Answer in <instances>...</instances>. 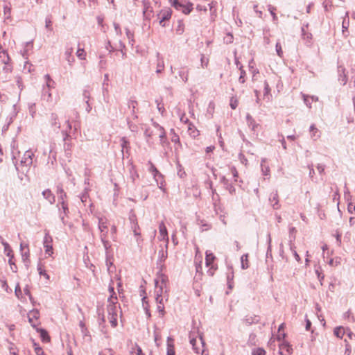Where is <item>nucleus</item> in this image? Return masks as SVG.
Masks as SVG:
<instances>
[{
    "label": "nucleus",
    "instance_id": "nucleus-1",
    "mask_svg": "<svg viewBox=\"0 0 355 355\" xmlns=\"http://www.w3.org/2000/svg\"><path fill=\"white\" fill-rule=\"evenodd\" d=\"M109 291L110 293V296L108 298L107 312V319L110 322L112 327H116L118 324V318L120 316L121 311L120 306L118 304V299L114 293V289L113 287H110Z\"/></svg>",
    "mask_w": 355,
    "mask_h": 355
},
{
    "label": "nucleus",
    "instance_id": "nucleus-2",
    "mask_svg": "<svg viewBox=\"0 0 355 355\" xmlns=\"http://www.w3.org/2000/svg\"><path fill=\"white\" fill-rule=\"evenodd\" d=\"M98 229L101 232V239L105 247L109 245L110 240H116L117 227L114 224H111L105 218L99 219Z\"/></svg>",
    "mask_w": 355,
    "mask_h": 355
},
{
    "label": "nucleus",
    "instance_id": "nucleus-3",
    "mask_svg": "<svg viewBox=\"0 0 355 355\" xmlns=\"http://www.w3.org/2000/svg\"><path fill=\"white\" fill-rule=\"evenodd\" d=\"M205 264L209 268L207 273L210 276H213L215 271L218 269L216 256L210 251L207 250L205 252Z\"/></svg>",
    "mask_w": 355,
    "mask_h": 355
},
{
    "label": "nucleus",
    "instance_id": "nucleus-4",
    "mask_svg": "<svg viewBox=\"0 0 355 355\" xmlns=\"http://www.w3.org/2000/svg\"><path fill=\"white\" fill-rule=\"evenodd\" d=\"M171 5L175 9L185 15L189 14L193 9V3L188 0H174Z\"/></svg>",
    "mask_w": 355,
    "mask_h": 355
},
{
    "label": "nucleus",
    "instance_id": "nucleus-5",
    "mask_svg": "<svg viewBox=\"0 0 355 355\" xmlns=\"http://www.w3.org/2000/svg\"><path fill=\"white\" fill-rule=\"evenodd\" d=\"M155 291H162V293L167 291L168 292V277L162 273L158 274L155 279Z\"/></svg>",
    "mask_w": 355,
    "mask_h": 355
},
{
    "label": "nucleus",
    "instance_id": "nucleus-6",
    "mask_svg": "<svg viewBox=\"0 0 355 355\" xmlns=\"http://www.w3.org/2000/svg\"><path fill=\"white\" fill-rule=\"evenodd\" d=\"M190 343L192 345L196 353L199 354L203 352L204 342L201 336L194 338L191 336Z\"/></svg>",
    "mask_w": 355,
    "mask_h": 355
},
{
    "label": "nucleus",
    "instance_id": "nucleus-7",
    "mask_svg": "<svg viewBox=\"0 0 355 355\" xmlns=\"http://www.w3.org/2000/svg\"><path fill=\"white\" fill-rule=\"evenodd\" d=\"M0 240H1L2 245L4 247V253L6 254L7 257H9L8 263H10V265L11 266V269L13 270L14 268L12 267V266H14L15 268H16V266L12 261V259L14 257L12 250L10 248V246L9 245V244L7 242H6L1 236H0Z\"/></svg>",
    "mask_w": 355,
    "mask_h": 355
},
{
    "label": "nucleus",
    "instance_id": "nucleus-8",
    "mask_svg": "<svg viewBox=\"0 0 355 355\" xmlns=\"http://www.w3.org/2000/svg\"><path fill=\"white\" fill-rule=\"evenodd\" d=\"M43 245L45 254L51 257L53 254V239L49 234H46L44 236Z\"/></svg>",
    "mask_w": 355,
    "mask_h": 355
},
{
    "label": "nucleus",
    "instance_id": "nucleus-9",
    "mask_svg": "<svg viewBox=\"0 0 355 355\" xmlns=\"http://www.w3.org/2000/svg\"><path fill=\"white\" fill-rule=\"evenodd\" d=\"M28 321L34 328L40 324V313L37 310H32L28 314Z\"/></svg>",
    "mask_w": 355,
    "mask_h": 355
},
{
    "label": "nucleus",
    "instance_id": "nucleus-10",
    "mask_svg": "<svg viewBox=\"0 0 355 355\" xmlns=\"http://www.w3.org/2000/svg\"><path fill=\"white\" fill-rule=\"evenodd\" d=\"M133 234L136 238V241L138 244H140L143 239H141V229L135 220H132V227H131Z\"/></svg>",
    "mask_w": 355,
    "mask_h": 355
},
{
    "label": "nucleus",
    "instance_id": "nucleus-11",
    "mask_svg": "<svg viewBox=\"0 0 355 355\" xmlns=\"http://www.w3.org/2000/svg\"><path fill=\"white\" fill-rule=\"evenodd\" d=\"M159 239L165 241L166 244L168 243V235L165 224L162 222L159 225Z\"/></svg>",
    "mask_w": 355,
    "mask_h": 355
},
{
    "label": "nucleus",
    "instance_id": "nucleus-12",
    "mask_svg": "<svg viewBox=\"0 0 355 355\" xmlns=\"http://www.w3.org/2000/svg\"><path fill=\"white\" fill-rule=\"evenodd\" d=\"M279 348L280 355H291L293 352V348L286 341H283L282 343L279 345Z\"/></svg>",
    "mask_w": 355,
    "mask_h": 355
},
{
    "label": "nucleus",
    "instance_id": "nucleus-13",
    "mask_svg": "<svg viewBox=\"0 0 355 355\" xmlns=\"http://www.w3.org/2000/svg\"><path fill=\"white\" fill-rule=\"evenodd\" d=\"M155 301L157 304H164V302H167L168 299V291H166L164 293H162V291H155Z\"/></svg>",
    "mask_w": 355,
    "mask_h": 355
},
{
    "label": "nucleus",
    "instance_id": "nucleus-14",
    "mask_svg": "<svg viewBox=\"0 0 355 355\" xmlns=\"http://www.w3.org/2000/svg\"><path fill=\"white\" fill-rule=\"evenodd\" d=\"M166 355H175V340L171 337H168L166 340Z\"/></svg>",
    "mask_w": 355,
    "mask_h": 355
},
{
    "label": "nucleus",
    "instance_id": "nucleus-15",
    "mask_svg": "<svg viewBox=\"0 0 355 355\" xmlns=\"http://www.w3.org/2000/svg\"><path fill=\"white\" fill-rule=\"evenodd\" d=\"M172 15V10L171 8H166L162 10L159 14V18L160 19L159 22H163L164 21L168 20Z\"/></svg>",
    "mask_w": 355,
    "mask_h": 355
},
{
    "label": "nucleus",
    "instance_id": "nucleus-16",
    "mask_svg": "<svg viewBox=\"0 0 355 355\" xmlns=\"http://www.w3.org/2000/svg\"><path fill=\"white\" fill-rule=\"evenodd\" d=\"M3 16L5 20L11 18V5L10 3L5 2L3 4Z\"/></svg>",
    "mask_w": 355,
    "mask_h": 355
},
{
    "label": "nucleus",
    "instance_id": "nucleus-17",
    "mask_svg": "<svg viewBox=\"0 0 355 355\" xmlns=\"http://www.w3.org/2000/svg\"><path fill=\"white\" fill-rule=\"evenodd\" d=\"M37 331L40 334V338L43 342L49 343L51 340V338L48 334V332L43 329H37Z\"/></svg>",
    "mask_w": 355,
    "mask_h": 355
},
{
    "label": "nucleus",
    "instance_id": "nucleus-18",
    "mask_svg": "<svg viewBox=\"0 0 355 355\" xmlns=\"http://www.w3.org/2000/svg\"><path fill=\"white\" fill-rule=\"evenodd\" d=\"M284 328H285V324L282 323L280 324L278 329V334L277 336V339L278 340H284L286 336V333L284 332Z\"/></svg>",
    "mask_w": 355,
    "mask_h": 355
},
{
    "label": "nucleus",
    "instance_id": "nucleus-19",
    "mask_svg": "<svg viewBox=\"0 0 355 355\" xmlns=\"http://www.w3.org/2000/svg\"><path fill=\"white\" fill-rule=\"evenodd\" d=\"M42 195L44 198H46V200H48L50 202V203L54 202L55 197L53 195V193H51V190H49V189L44 190L42 192Z\"/></svg>",
    "mask_w": 355,
    "mask_h": 355
},
{
    "label": "nucleus",
    "instance_id": "nucleus-20",
    "mask_svg": "<svg viewBox=\"0 0 355 355\" xmlns=\"http://www.w3.org/2000/svg\"><path fill=\"white\" fill-rule=\"evenodd\" d=\"M334 335L340 338H343L346 334V329L343 327H338L334 329Z\"/></svg>",
    "mask_w": 355,
    "mask_h": 355
},
{
    "label": "nucleus",
    "instance_id": "nucleus-21",
    "mask_svg": "<svg viewBox=\"0 0 355 355\" xmlns=\"http://www.w3.org/2000/svg\"><path fill=\"white\" fill-rule=\"evenodd\" d=\"M0 60L5 65H7L9 63L10 58L6 51H0Z\"/></svg>",
    "mask_w": 355,
    "mask_h": 355
},
{
    "label": "nucleus",
    "instance_id": "nucleus-22",
    "mask_svg": "<svg viewBox=\"0 0 355 355\" xmlns=\"http://www.w3.org/2000/svg\"><path fill=\"white\" fill-rule=\"evenodd\" d=\"M188 132L191 137L196 138L199 135V131L193 125L190 124L188 128Z\"/></svg>",
    "mask_w": 355,
    "mask_h": 355
},
{
    "label": "nucleus",
    "instance_id": "nucleus-23",
    "mask_svg": "<svg viewBox=\"0 0 355 355\" xmlns=\"http://www.w3.org/2000/svg\"><path fill=\"white\" fill-rule=\"evenodd\" d=\"M57 193L58 195L59 199L61 201L65 200V199L67 198V195H66L65 192L64 191L62 185H58V187H57Z\"/></svg>",
    "mask_w": 355,
    "mask_h": 355
},
{
    "label": "nucleus",
    "instance_id": "nucleus-24",
    "mask_svg": "<svg viewBox=\"0 0 355 355\" xmlns=\"http://www.w3.org/2000/svg\"><path fill=\"white\" fill-rule=\"evenodd\" d=\"M142 304H143V307L145 310L146 315L148 316V318H150L151 314H150V305H149L148 302L146 300V297L143 298Z\"/></svg>",
    "mask_w": 355,
    "mask_h": 355
},
{
    "label": "nucleus",
    "instance_id": "nucleus-25",
    "mask_svg": "<svg viewBox=\"0 0 355 355\" xmlns=\"http://www.w3.org/2000/svg\"><path fill=\"white\" fill-rule=\"evenodd\" d=\"M157 311L158 317L163 318L165 315V306L164 304H157Z\"/></svg>",
    "mask_w": 355,
    "mask_h": 355
},
{
    "label": "nucleus",
    "instance_id": "nucleus-26",
    "mask_svg": "<svg viewBox=\"0 0 355 355\" xmlns=\"http://www.w3.org/2000/svg\"><path fill=\"white\" fill-rule=\"evenodd\" d=\"M130 353L132 355L133 354H136V355H145L144 353H143V351L141 349V348L137 345H135L131 349L130 351Z\"/></svg>",
    "mask_w": 355,
    "mask_h": 355
},
{
    "label": "nucleus",
    "instance_id": "nucleus-27",
    "mask_svg": "<svg viewBox=\"0 0 355 355\" xmlns=\"http://www.w3.org/2000/svg\"><path fill=\"white\" fill-rule=\"evenodd\" d=\"M76 56L80 60H85L86 52L83 49H78L76 51Z\"/></svg>",
    "mask_w": 355,
    "mask_h": 355
},
{
    "label": "nucleus",
    "instance_id": "nucleus-28",
    "mask_svg": "<svg viewBox=\"0 0 355 355\" xmlns=\"http://www.w3.org/2000/svg\"><path fill=\"white\" fill-rule=\"evenodd\" d=\"M230 105L232 110H235L239 105V100L236 97H232L230 98Z\"/></svg>",
    "mask_w": 355,
    "mask_h": 355
},
{
    "label": "nucleus",
    "instance_id": "nucleus-29",
    "mask_svg": "<svg viewBox=\"0 0 355 355\" xmlns=\"http://www.w3.org/2000/svg\"><path fill=\"white\" fill-rule=\"evenodd\" d=\"M70 136L69 134H67L66 137H64V140L65 141L64 144V148L65 150L71 151L72 145L71 143H68L67 141H69Z\"/></svg>",
    "mask_w": 355,
    "mask_h": 355
},
{
    "label": "nucleus",
    "instance_id": "nucleus-30",
    "mask_svg": "<svg viewBox=\"0 0 355 355\" xmlns=\"http://www.w3.org/2000/svg\"><path fill=\"white\" fill-rule=\"evenodd\" d=\"M35 352L37 355H46L44 350L35 343H33Z\"/></svg>",
    "mask_w": 355,
    "mask_h": 355
},
{
    "label": "nucleus",
    "instance_id": "nucleus-31",
    "mask_svg": "<svg viewBox=\"0 0 355 355\" xmlns=\"http://www.w3.org/2000/svg\"><path fill=\"white\" fill-rule=\"evenodd\" d=\"M148 165H149V171L153 173L154 177H156V175L157 174H159V173L157 171V169L156 168V167L153 164V163L150 161L148 162Z\"/></svg>",
    "mask_w": 355,
    "mask_h": 355
},
{
    "label": "nucleus",
    "instance_id": "nucleus-32",
    "mask_svg": "<svg viewBox=\"0 0 355 355\" xmlns=\"http://www.w3.org/2000/svg\"><path fill=\"white\" fill-rule=\"evenodd\" d=\"M310 132H311V137H320V135L318 134V130L316 128L315 125H311Z\"/></svg>",
    "mask_w": 355,
    "mask_h": 355
},
{
    "label": "nucleus",
    "instance_id": "nucleus-33",
    "mask_svg": "<svg viewBox=\"0 0 355 355\" xmlns=\"http://www.w3.org/2000/svg\"><path fill=\"white\" fill-rule=\"evenodd\" d=\"M270 93V88L269 87V85H268V83L266 81H265L264 82V93H263V96L267 97L268 98H269Z\"/></svg>",
    "mask_w": 355,
    "mask_h": 355
},
{
    "label": "nucleus",
    "instance_id": "nucleus-34",
    "mask_svg": "<svg viewBox=\"0 0 355 355\" xmlns=\"http://www.w3.org/2000/svg\"><path fill=\"white\" fill-rule=\"evenodd\" d=\"M248 255H243L241 257V262H242L243 268H248Z\"/></svg>",
    "mask_w": 355,
    "mask_h": 355
},
{
    "label": "nucleus",
    "instance_id": "nucleus-35",
    "mask_svg": "<svg viewBox=\"0 0 355 355\" xmlns=\"http://www.w3.org/2000/svg\"><path fill=\"white\" fill-rule=\"evenodd\" d=\"M252 355H266V351L262 348H257L252 351Z\"/></svg>",
    "mask_w": 355,
    "mask_h": 355
},
{
    "label": "nucleus",
    "instance_id": "nucleus-36",
    "mask_svg": "<svg viewBox=\"0 0 355 355\" xmlns=\"http://www.w3.org/2000/svg\"><path fill=\"white\" fill-rule=\"evenodd\" d=\"M217 5L216 1H211V3H208V6L209 8L210 12L213 13L214 12H216V6Z\"/></svg>",
    "mask_w": 355,
    "mask_h": 355
},
{
    "label": "nucleus",
    "instance_id": "nucleus-37",
    "mask_svg": "<svg viewBox=\"0 0 355 355\" xmlns=\"http://www.w3.org/2000/svg\"><path fill=\"white\" fill-rule=\"evenodd\" d=\"M164 61L162 60H158L157 72H161L164 69Z\"/></svg>",
    "mask_w": 355,
    "mask_h": 355
},
{
    "label": "nucleus",
    "instance_id": "nucleus-38",
    "mask_svg": "<svg viewBox=\"0 0 355 355\" xmlns=\"http://www.w3.org/2000/svg\"><path fill=\"white\" fill-rule=\"evenodd\" d=\"M45 78L46 80V85L48 87H53L54 82L51 79L49 75H46Z\"/></svg>",
    "mask_w": 355,
    "mask_h": 355
},
{
    "label": "nucleus",
    "instance_id": "nucleus-39",
    "mask_svg": "<svg viewBox=\"0 0 355 355\" xmlns=\"http://www.w3.org/2000/svg\"><path fill=\"white\" fill-rule=\"evenodd\" d=\"M271 15L272 16V19L273 20H277V17L275 12V10H276L274 7H272V6H269V8H268Z\"/></svg>",
    "mask_w": 355,
    "mask_h": 355
},
{
    "label": "nucleus",
    "instance_id": "nucleus-40",
    "mask_svg": "<svg viewBox=\"0 0 355 355\" xmlns=\"http://www.w3.org/2000/svg\"><path fill=\"white\" fill-rule=\"evenodd\" d=\"M201 63H202V67L207 68L209 64V59L206 58L204 55H202L201 58Z\"/></svg>",
    "mask_w": 355,
    "mask_h": 355
},
{
    "label": "nucleus",
    "instance_id": "nucleus-41",
    "mask_svg": "<svg viewBox=\"0 0 355 355\" xmlns=\"http://www.w3.org/2000/svg\"><path fill=\"white\" fill-rule=\"evenodd\" d=\"M98 6V0H89V6L95 9Z\"/></svg>",
    "mask_w": 355,
    "mask_h": 355
},
{
    "label": "nucleus",
    "instance_id": "nucleus-42",
    "mask_svg": "<svg viewBox=\"0 0 355 355\" xmlns=\"http://www.w3.org/2000/svg\"><path fill=\"white\" fill-rule=\"evenodd\" d=\"M345 334H347V336L349 340H353L355 338V334L348 329H346Z\"/></svg>",
    "mask_w": 355,
    "mask_h": 355
},
{
    "label": "nucleus",
    "instance_id": "nucleus-43",
    "mask_svg": "<svg viewBox=\"0 0 355 355\" xmlns=\"http://www.w3.org/2000/svg\"><path fill=\"white\" fill-rule=\"evenodd\" d=\"M348 211L351 214L355 213V204H353L352 202L348 204L347 207Z\"/></svg>",
    "mask_w": 355,
    "mask_h": 355
},
{
    "label": "nucleus",
    "instance_id": "nucleus-44",
    "mask_svg": "<svg viewBox=\"0 0 355 355\" xmlns=\"http://www.w3.org/2000/svg\"><path fill=\"white\" fill-rule=\"evenodd\" d=\"M276 51H277L278 55L282 57L283 52H282V46L279 43H277V44H276Z\"/></svg>",
    "mask_w": 355,
    "mask_h": 355
},
{
    "label": "nucleus",
    "instance_id": "nucleus-45",
    "mask_svg": "<svg viewBox=\"0 0 355 355\" xmlns=\"http://www.w3.org/2000/svg\"><path fill=\"white\" fill-rule=\"evenodd\" d=\"M15 294L17 297H20V295H21V288L19 284H17L15 287Z\"/></svg>",
    "mask_w": 355,
    "mask_h": 355
},
{
    "label": "nucleus",
    "instance_id": "nucleus-46",
    "mask_svg": "<svg viewBox=\"0 0 355 355\" xmlns=\"http://www.w3.org/2000/svg\"><path fill=\"white\" fill-rule=\"evenodd\" d=\"M350 354H351V347L347 343V344H346V349H345V355H350Z\"/></svg>",
    "mask_w": 355,
    "mask_h": 355
},
{
    "label": "nucleus",
    "instance_id": "nucleus-47",
    "mask_svg": "<svg viewBox=\"0 0 355 355\" xmlns=\"http://www.w3.org/2000/svg\"><path fill=\"white\" fill-rule=\"evenodd\" d=\"M62 208L63 209L64 211L66 212V211L68 209L67 204L65 200H62L60 202Z\"/></svg>",
    "mask_w": 355,
    "mask_h": 355
},
{
    "label": "nucleus",
    "instance_id": "nucleus-48",
    "mask_svg": "<svg viewBox=\"0 0 355 355\" xmlns=\"http://www.w3.org/2000/svg\"><path fill=\"white\" fill-rule=\"evenodd\" d=\"M121 142H122L121 146H122V148H126V147L128 146V141L125 139V138H124V137H123V138H122V139H121Z\"/></svg>",
    "mask_w": 355,
    "mask_h": 355
},
{
    "label": "nucleus",
    "instance_id": "nucleus-49",
    "mask_svg": "<svg viewBox=\"0 0 355 355\" xmlns=\"http://www.w3.org/2000/svg\"><path fill=\"white\" fill-rule=\"evenodd\" d=\"M245 75V71H241V76L239 77V81L241 83H245V78H244Z\"/></svg>",
    "mask_w": 355,
    "mask_h": 355
},
{
    "label": "nucleus",
    "instance_id": "nucleus-50",
    "mask_svg": "<svg viewBox=\"0 0 355 355\" xmlns=\"http://www.w3.org/2000/svg\"><path fill=\"white\" fill-rule=\"evenodd\" d=\"M196 9L198 10H205L206 11L207 10V7L205 6H202V5H198L197 7H196Z\"/></svg>",
    "mask_w": 355,
    "mask_h": 355
},
{
    "label": "nucleus",
    "instance_id": "nucleus-51",
    "mask_svg": "<svg viewBox=\"0 0 355 355\" xmlns=\"http://www.w3.org/2000/svg\"><path fill=\"white\" fill-rule=\"evenodd\" d=\"M215 147L214 146H210L206 148V153H209L214 150Z\"/></svg>",
    "mask_w": 355,
    "mask_h": 355
},
{
    "label": "nucleus",
    "instance_id": "nucleus-52",
    "mask_svg": "<svg viewBox=\"0 0 355 355\" xmlns=\"http://www.w3.org/2000/svg\"><path fill=\"white\" fill-rule=\"evenodd\" d=\"M149 15H150V13H148V9H146V10L144 11V16L146 20L150 19L149 17Z\"/></svg>",
    "mask_w": 355,
    "mask_h": 355
},
{
    "label": "nucleus",
    "instance_id": "nucleus-53",
    "mask_svg": "<svg viewBox=\"0 0 355 355\" xmlns=\"http://www.w3.org/2000/svg\"><path fill=\"white\" fill-rule=\"evenodd\" d=\"M107 1H108V3H109L110 4H111V5H112V8L114 10H116V4H115V3H114V0H107Z\"/></svg>",
    "mask_w": 355,
    "mask_h": 355
},
{
    "label": "nucleus",
    "instance_id": "nucleus-54",
    "mask_svg": "<svg viewBox=\"0 0 355 355\" xmlns=\"http://www.w3.org/2000/svg\"><path fill=\"white\" fill-rule=\"evenodd\" d=\"M231 172H232V175H234V177L236 178L238 176V172L235 168H231Z\"/></svg>",
    "mask_w": 355,
    "mask_h": 355
},
{
    "label": "nucleus",
    "instance_id": "nucleus-55",
    "mask_svg": "<svg viewBox=\"0 0 355 355\" xmlns=\"http://www.w3.org/2000/svg\"><path fill=\"white\" fill-rule=\"evenodd\" d=\"M26 155L28 157L31 161L32 160V156L33 155V154L31 151H26Z\"/></svg>",
    "mask_w": 355,
    "mask_h": 355
},
{
    "label": "nucleus",
    "instance_id": "nucleus-56",
    "mask_svg": "<svg viewBox=\"0 0 355 355\" xmlns=\"http://www.w3.org/2000/svg\"><path fill=\"white\" fill-rule=\"evenodd\" d=\"M1 282L2 284V286L4 288V289L6 291H7L8 285H7V283H6V280H3L2 279V280H1Z\"/></svg>",
    "mask_w": 355,
    "mask_h": 355
},
{
    "label": "nucleus",
    "instance_id": "nucleus-57",
    "mask_svg": "<svg viewBox=\"0 0 355 355\" xmlns=\"http://www.w3.org/2000/svg\"><path fill=\"white\" fill-rule=\"evenodd\" d=\"M311 322L309 320H306V330H309L310 327H311Z\"/></svg>",
    "mask_w": 355,
    "mask_h": 355
},
{
    "label": "nucleus",
    "instance_id": "nucleus-58",
    "mask_svg": "<svg viewBox=\"0 0 355 355\" xmlns=\"http://www.w3.org/2000/svg\"><path fill=\"white\" fill-rule=\"evenodd\" d=\"M80 6H85V3L82 0H76Z\"/></svg>",
    "mask_w": 355,
    "mask_h": 355
},
{
    "label": "nucleus",
    "instance_id": "nucleus-59",
    "mask_svg": "<svg viewBox=\"0 0 355 355\" xmlns=\"http://www.w3.org/2000/svg\"><path fill=\"white\" fill-rule=\"evenodd\" d=\"M324 166H318V170L320 173H321V172H322V171H324Z\"/></svg>",
    "mask_w": 355,
    "mask_h": 355
},
{
    "label": "nucleus",
    "instance_id": "nucleus-60",
    "mask_svg": "<svg viewBox=\"0 0 355 355\" xmlns=\"http://www.w3.org/2000/svg\"><path fill=\"white\" fill-rule=\"evenodd\" d=\"M40 275H43L46 279L49 278V275L45 272H43L42 271H40Z\"/></svg>",
    "mask_w": 355,
    "mask_h": 355
},
{
    "label": "nucleus",
    "instance_id": "nucleus-61",
    "mask_svg": "<svg viewBox=\"0 0 355 355\" xmlns=\"http://www.w3.org/2000/svg\"><path fill=\"white\" fill-rule=\"evenodd\" d=\"M287 138L288 139H291V140H295V137L294 135L288 136Z\"/></svg>",
    "mask_w": 355,
    "mask_h": 355
},
{
    "label": "nucleus",
    "instance_id": "nucleus-62",
    "mask_svg": "<svg viewBox=\"0 0 355 355\" xmlns=\"http://www.w3.org/2000/svg\"><path fill=\"white\" fill-rule=\"evenodd\" d=\"M97 19H98V22H103V17H97Z\"/></svg>",
    "mask_w": 355,
    "mask_h": 355
},
{
    "label": "nucleus",
    "instance_id": "nucleus-63",
    "mask_svg": "<svg viewBox=\"0 0 355 355\" xmlns=\"http://www.w3.org/2000/svg\"><path fill=\"white\" fill-rule=\"evenodd\" d=\"M66 123H67V127H68L69 129H71V124L69 123V121H67Z\"/></svg>",
    "mask_w": 355,
    "mask_h": 355
},
{
    "label": "nucleus",
    "instance_id": "nucleus-64",
    "mask_svg": "<svg viewBox=\"0 0 355 355\" xmlns=\"http://www.w3.org/2000/svg\"><path fill=\"white\" fill-rule=\"evenodd\" d=\"M10 355H18L16 352H10Z\"/></svg>",
    "mask_w": 355,
    "mask_h": 355
}]
</instances>
